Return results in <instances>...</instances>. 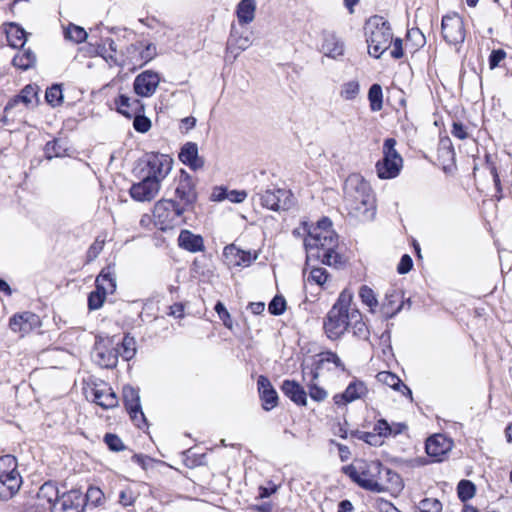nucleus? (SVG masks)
Returning a JSON list of instances; mask_svg holds the SVG:
<instances>
[{
    "label": "nucleus",
    "instance_id": "1",
    "mask_svg": "<svg viewBox=\"0 0 512 512\" xmlns=\"http://www.w3.org/2000/svg\"><path fill=\"white\" fill-rule=\"evenodd\" d=\"M331 227V220L323 217L313 229L308 230V234L304 239L306 265H309L312 260L320 261L324 265L335 268L340 267L344 263L342 255L336 251L338 248V235Z\"/></svg>",
    "mask_w": 512,
    "mask_h": 512
},
{
    "label": "nucleus",
    "instance_id": "2",
    "mask_svg": "<svg viewBox=\"0 0 512 512\" xmlns=\"http://www.w3.org/2000/svg\"><path fill=\"white\" fill-rule=\"evenodd\" d=\"M343 472L361 488L381 493L389 489V484H398L399 475L379 461L357 460L343 467Z\"/></svg>",
    "mask_w": 512,
    "mask_h": 512
},
{
    "label": "nucleus",
    "instance_id": "3",
    "mask_svg": "<svg viewBox=\"0 0 512 512\" xmlns=\"http://www.w3.org/2000/svg\"><path fill=\"white\" fill-rule=\"evenodd\" d=\"M343 190L344 206L349 216L361 222L374 219L375 195L370 184L360 174L349 175L344 182Z\"/></svg>",
    "mask_w": 512,
    "mask_h": 512
},
{
    "label": "nucleus",
    "instance_id": "4",
    "mask_svg": "<svg viewBox=\"0 0 512 512\" xmlns=\"http://www.w3.org/2000/svg\"><path fill=\"white\" fill-rule=\"evenodd\" d=\"M352 299V292L348 289L343 290L327 313L323 327L329 339L339 338L353 323L359 331L364 328L365 324L361 321L360 312L350 308Z\"/></svg>",
    "mask_w": 512,
    "mask_h": 512
},
{
    "label": "nucleus",
    "instance_id": "5",
    "mask_svg": "<svg viewBox=\"0 0 512 512\" xmlns=\"http://www.w3.org/2000/svg\"><path fill=\"white\" fill-rule=\"evenodd\" d=\"M368 53L378 59L391 46L393 32L390 23L379 15L370 17L364 26Z\"/></svg>",
    "mask_w": 512,
    "mask_h": 512
},
{
    "label": "nucleus",
    "instance_id": "6",
    "mask_svg": "<svg viewBox=\"0 0 512 512\" xmlns=\"http://www.w3.org/2000/svg\"><path fill=\"white\" fill-rule=\"evenodd\" d=\"M183 210L180 203L172 199L159 200L153 209L154 225L161 231L173 229L185 223Z\"/></svg>",
    "mask_w": 512,
    "mask_h": 512
},
{
    "label": "nucleus",
    "instance_id": "7",
    "mask_svg": "<svg viewBox=\"0 0 512 512\" xmlns=\"http://www.w3.org/2000/svg\"><path fill=\"white\" fill-rule=\"evenodd\" d=\"M396 140L387 138L383 143V158L376 163V172L380 179H393L402 169L403 159L395 149Z\"/></svg>",
    "mask_w": 512,
    "mask_h": 512
},
{
    "label": "nucleus",
    "instance_id": "8",
    "mask_svg": "<svg viewBox=\"0 0 512 512\" xmlns=\"http://www.w3.org/2000/svg\"><path fill=\"white\" fill-rule=\"evenodd\" d=\"M172 159L166 154L150 153L139 163V176H149L160 185L172 169Z\"/></svg>",
    "mask_w": 512,
    "mask_h": 512
},
{
    "label": "nucleus",
    "instance_id": "9",
    "mask_svg": "<svg viewBox=\"0 0 512 512\" xmlns=\"http://www.w3.org/2000/svg\"><path fill=\"white\" fill-rule=\"evenodd\" d=\"M175 196L176 201L180 203L185 212L194 210L197 201L196 187L192 177L184 170H181V175L175 189Z\"/></svg>",
    "mask_w": 512,
    "mask_h": 512
},
{
    "label": "nucleus",
    "instance_id": "10",
    "mask_svg": "<svg viewBox=\"0 0 512 512\" xmlns=\"http://www.w3.org/2000/svg\"><path fill=\"white\" fill-rule=\"evenodd\" d=\"M442 35L450 45L462 44L465 40V28L462 17L453 13L442 18Z\"/></svg>",
    "mask_w": 512,
    "mask_h": 512
},
{
    "label": "nucleus",
    "instance_id": "11",
    "mask_svg": "<svg viewBox=\"0 0 512 512\" xmlns=\"http://www.w3.org/2000/svg\"><path fill=\"white\" fill-rule=\"evenodd\" d=\"M263 207L273 211H285L293 205V195L286 189H267L260 196Z\"/></svg>",
    "mask_w": 512,
    "mask_h": 512
},
{
    "label": "nucleus",
    "instance_id": "12",
    "mask_svg": "<svg viewBox=\"0 0 512 512\" xmlns=\"http://www.w3.org/2000/svg\"><path fill=\"white\" fill-rule=\"evenodd\" d=\"M160 83V76L152 70H146L137 75L133 82V89L137 96L151 97Z\"/></svg>",
    "mask_w": 512,
    "mask_h": 512
},
{
    "label": "nucleus",
    "instance_id": "13",
    "mask_svg": "<svg viewBox=\"0 0 512 512\" xmlns=\"http://www.w3.org/2000/svg\"><path fill=\"white\" fill-rule=\"evenodd\" d=\"M38 91L39 88L36 85H26L18 95L13 97L8 101L4 108V117L3 121L6 120V117L11 113V111L18 107L20 104H23L25 107H34L38 103Z\"/></svg>",
    "mask_w": 512,
    "mask_h": 512
},
{
    "label": "nucleus",
    "instance_id": "14",
    "mask_svg": "<svg viewBox=\"0 0 512 512\" xmlns=\"http://www.w3.org/2000/svg\"><path fill=\"white\" fill-rule=\"evenodd\" d=\"M140 177L142 179L131 186L130 196L138 202L151 201L159 192L160 185L157 184V181L151 180L149 176Z\"/></svg>",
    "mask_w": 512,
    "mask_h": 512
},
{
    "label": "nucleus",
    "instance_id": "15",
    "mask_svg": "<svg viewBox=\"0 0 512 512\" xmlns=\"http://www.w3.org/2000/svg\"><path fill=\"white\" fill-rule=\"evenodd\" d=\"M94 403L103 409L114 408L118 404V398L113 389L105 382L94 384L90 389L89 395Z\"/></svg>",
    "mask_w": 512,
    "mask_h": 512
},
{
    "label": "nucleus",
    "instance_id": "16",
    "mask_svg": "<svg viewBox=\"0 0 512 512\" xmlns=\"http://www.w3.org/2000/svg\"><path fill=\"white\" fill-rule=\"evenodd\" d=\"M453 442L443 434H435L426 440L425 450L435 462H441L443 457L452 449Z\"/></svg>",
    "mask_w": 512,
    "mask_h": 512
},
{
    "label": "nucleus",
    "instance_id": "17",
    "mask_svg": "<svg viewBox=\"0 0 512 512\" xmlns=\"http://www.w3.org/2000/svg\"><path fill=\"white\" fill-rule=\"evenodd\" d=\"M126 50L132 63L139 66L147 64L157 55V49L153 43H148L145 46L141 42L134 43L129 45Z\"/></svg>",
    "mask_w": 512,
    "mask_h": 512
},
{
    "label": "nucleus",
    "instance_id": "18",
    "mask_svg": "<svg viewBox=\"0 0 512 512\" xmlns=\"http://www.w3.org/2000/svg\"><path fill=\"white\" fill-rule=\"evenodd\" d=\"M40 324L39 316L29 311L16 314L9 321L11 330L21 333L22 335L31 332L33 329L39 327Z\"/></svg>",
    "mask_w": 512,
    "mask_h": 512
},
{
    "label": "nucleus",
    "instance_id": "19",
    "mask_svg": "<svg viewBox=\"0 0 512 512\" xmlns=\"http://www.w3.org/2000/svg\"><path fill=\"white\" fill-rule=\"evenodd\" d=\"M368 393L366 384L361 380H353L349 383L345 391L341 394H336L333 397L336 405H345L357 399H361Z\"/></svg>",
    "mask_w": 512,
    "mask_h": 512
},
{
    "label": "nucleus",
    "instance_id": "20",
    "mask_svg": "<svg viewBox=\"0 0 512 512\" xmlns=\"http://www.w3.org/2000/svg\"><path fill=\"white\" fill-rule=\"evenodd\" d=\"M257 386L263 409L270 411L276 407L278 404V394L270 380L266 376L260 375L257 379Z\"/></svg>",
    "mask_w": 512,
    "mask_h": 512
},
{
    "label": "nucleus",
    "instance_id": "21",
    "mask_svg": "<svg viewBox=\"0 0 512 512\" xmlns=\"http://www.w3.org/2000/svg\"><path fill=\"white\" fill-rule=\"evenodd\" d=\"M402 298V293L395 289H392L386 293L385 299L381 305V312L386 319L393 318L401 311L404 306V301Z\"/></svg>",
    "mask_w": 512,
    "mask_h": 512
},
{
    "label": "nucleus",
    "instance_id": "22",
    "mask_svg": "<svg viewBox=\"0 0 512 512\" xmlns=\"http://www.w3.org/2000/svg\"><path fill=\"white\" fill-rule=\"evenodd\" d=\"M179 160L194 171L204 165V160L198 154V146L194 142H187L182 146Z\"/></svg>",
    "mask_w": 512,
    "mask_h": 512
},
{
    "label": "nucleus",
    "instance_id": "23",
    "mask_svg": "<svg viewBox=\"0 0 512 512\" xmlns=\"http://www.w3.org/2000/svg\"><path fill=\"white\" fill-rule=\"evenodd\" d=\"M117 110L127 118H132L137 113L144 112V104L137 98H130L126 95H119L115 100Z\"/></svg>",
    "mask_w": 512,
    "mask_h": 512
},
{
    "label": "nucleus",
    "instance_id": "24",
    "mask_svg": "<svg viewBox=\"0 0 512 512\" xmlns=\"http://www.w3.org/2000/svg\"><path fill=\"white\" fill-rule=\"evenodd\" d=\"M281 390L292 402L298 406H306L307 393L304 388L294 380H284Z\"/></svg>",
    "mask_w": 512,
    "mask_h": 512
},
{
    "label": "nucleus",
    "instance_id": "25",
    "mask_svg": "<svg viewBox=\"0 0 512 512\" xmlns=\"http://www.w3.org/2000/svg\"><path fill=\"white\" fill-rule=\"evenodd\" d=\"M178 245L191 253L202 252L205 249L204 240L201 235L194 234L189 230H182L178 236Z\"/></svg>",
    "mask_w": 512,
    "mask_h": 512
},
{
    "label": "nucleus",
    "instance_id": "26",
    "mask_svg": "<svg viewBox=\"0 0 512 512\" xmlns=\"http://www.w3.org/2000/svg\"><path fill=\"white\" fill-rule=\"evenodd\" d=\"M344 42L334 33H325L322 43V52L325 56L337 59L344 54Z\"/></svg>",
    "mask_w": 512,
    "mask_h": 512
},
{
    "label": "nucleus",
    "instance_id": "27",
    "mask_svg": "<svg viewBox=\"0 0 512 512\" xmlns=\"http://www.w3.org/2000/svg\"><path fill=\"white\" fill-rule=\"evenodd\" d=\"M377 379L388 387L399 391L403 396L408 397L410 401L413 400L411 389L404 384L396 374L389 371H382L377 374Z\"/></svg>",
    "mask_w": 512,
    "mask_h": 512
},
{
    "label": "nucleus",
    "instance_id": "28",
    "mask_svg": "<svg viewBox=\"0 0 512 512\" xmlns=\"http://www.w3.org/2000/svg\"><path fill=\"white\" fill-rule=\"evenodd\" d=\"M37 57L33 50L30 48H22L14 55L12 64L14 67L21 70H28L33 68L36 64Z\"/></svg>",
    "mask_w": 512,
    "mask_h": 512
},
{
    "label": "nucleus",
    "instance_id": "29",
    "mask_svg": "<svg viewBox=\"0 0 512 512\" xmlns=\"http://www.w3.org/2000/svg\"><path fill=\"white\" fill-rule=\"evenodd\" d=\"M62 512H81L82 493L78 489L64 492L61 496Z\"/></svg>",
    "mask_w": 512,
    "mask_h": 512
},
{
    "label": "nucleus",
    "instance_id": "30",
    "mask_svg": "<svg viewBox=\"0 0 512 512\" xmlns=\"http://www.w3.org/2000/svg\"><path fill=\"white\" fill-rule=\"evenodd\" d=\"M256 12L255 0H241L236 7V16L239 24L247 25L253 22Z\"/></svg>",
    "mask_w": 512,
    "mask_h": 512
},
{
    "label": "nucleus",
    "instance_id": "31",
    "mask_svg": "<svg viewBox=\"0 0 512 512\" xmlns=\"http://www.w3.org/2000/svg\"><path fill=\"white\" fill-rule=\"evenodd\" d=\"M93 357L95 362L104 368L115 367L118 361V353L115 349L105 347H96Z\"/></svg>",
    "mask_w": 512,
    "mask_h": 512
},
{
    "label": "nucleus",
    "instance_id": "32",
    "mask_svg": "<svg viewBox=\"0 0 512 512\" xmlns=\"http://www.w3.org/2000/svg\"><path fill=\"white\" fill-rule=\"evenodd\" d=\"M251 44L248 36L238 35L236 28L232 26L230 37L227 42V50L230 53H234V57H237L241 51L246 50Z\"/></svg>",
    "mask_w": 512,
    "mask_h": 512
},
{
    "label": "nucleus",
    "instance_id": "33",
    "mask_svg": "<svg viewBox=\"0 0 512 512\" xmlns=\"http://www.w3.org/2000/svg\"><path fill=\"white\" fill-rule=\"evenodd\" d=\"M6 37L13 48H22L25 45L27 33L16 23H10L6 28Z\"/></svg>",
    "mask_w": 512,
    "mask_h": 512
},
{
    "label": "nucleus",
    "instance_id": "34",
    "mask_svg": "<svg viewBox=\"0 0 512 512\" xmlns=\"http://www.w3.org/2000/svg\"><path fill=\"white\" fill-rule=\"evenodd\" d=\"M426 43L424 34L419 28H412L407 31L405 40V50L412 55L417 52Z\"/></svg>",
    "mask_w": 512,
    "mask_h": 512
},
{
    "label": "nucleus",
    "instance_id": "35",
    "mask_svg": "<svg viewBox=\"0 0 512 512\" xmlns=\"http://www.w3.org/2000/svg\"><path fill=\"white\" fill-rule=\"evenodd\" d=\"M95 287L106 294H112L116 290V279L110 268L103 269L96 277Z\"/></svg>",
    "mask_w": 512,
    "mask_h": 512
},
{
    "label": "nucleus",
    "instance_id": "36",
    "mask_svg": "<svg viewBox=\"0 0 512 512\" xmlns=\"http://www.w3.org/2000/svg\"><path fill=\"white\" fill-rule=\"evenodd\" d=\"M225 255H233L236 258L237 265L249 266L257 259V255H252L250 251H244L231 244L225 247Z\"/></svg>",
    "mask_w": 512,
    "mask_h": 512
},
{
    "label": "nucleus",
    "instance_id": "37",
    "mask_svg": "<svg viewBox=\"0 0 512 512\" xmlns=\"http://www.w3.org/2000/svg\"><path fill=\"white\" fill-rule=\"evenodd\" d=\"M406 428V425L403 423H398V429L393 430V427L385 420L380 419L374 426V431L376 435L380 436V445L382 444V437H388L391 435H398L403 432Z\"/></svg>",
    "mask_w": 512,
    "mask_h": 512
},
{
    "label": "nucleus",
    "instance_id": "38",
    "mask_svg": "<svg viewBox=\"0 0 512 512\" xmlns=\"http://www.w3.org/2000/svg\"><path fill=\"white\" fill-rule=\"evenodd\" d=\"M39 499H45L49 504L55 505L59 500V490L55 483L52 481L45 482L39 489L37 494Z\"/></svg>",
    "mask_w": 512,
    "mask_h": 512
},
{
    "label": "nucleus",
    "instance_id": "39",
    "mask_svg": "<svg viewBox=\"0 0 512 512\" xmlns=\"http://www.w3.org/2000/svg\"><path fill=\"white\" fill-rule=\"evenodd\" d=\"M368 100L370 103V109L373 112L380 111L383 107V92L381 85L375 83L372 84L368 91Z\"/></svg>",
    "mask_w": 512,
    "mask_h": 512
},
{
    "label": "nucleus",
    "instance_id": "40",
    "mask_svg": "<svg viewBox=\"0 0 512 512\" xmlns=\"http://www.w3.org/2000/svg\"><path fill=\"white\" fill-rule=\"evenodd\" d=\"M115 351L125 360H130L136 353V341L134 337H131L128 334L125 335L120 347L115 349Z\"/></svg>",
    "mask_w": 512,
    "mask_h": 512
},
{
    "label": "nucleus",
    "instance_id": "41",
    "mask_svg": "<svg viewBox=\"0 0 512 512\" xmlns=\"http://www.w3.org/2000/svg\"><path fill=\"white\" fill-rule=\"evenodd\" d=\"M64 36L66 39L79 44L87 39L88 34L83 27L69 24L64 30Z\"/></svg>",
    "mask_w": 512,
    "mask_h": 512
},
{
    "label": "nucleus",
    "instance_id": "42",
    "mask_svg": "<svg viewBox=\"0 0 512 512\" xmlns=\"http://www.w3.org/2000/svg\"><path fill=\"white\" fill-rule=\"evenodd\" d=\"M308 267H311L310 273L307 277V281L309 283H315L321 287L324 286V284L327 282L329 274L325 268L322 267H314L309 265H306V268L304 269V272Z\"/></svg>",
    "mask_w": 512,
    "mask_h": 512
},
{
    "label": "nucleus",
    "instance_id": "43",
    "mask_svg": "<svg viewBox=\"0 0 512 512\" xmlns=\"http://www.w3.org/2000/svg\"><path fill=\"white\" fill-rule=\"evenodd\" d=\"M66 147L60 139H53L46 143L44 153L47 159L62 157L65 155Z\"/></svg>",
    "mask_w": 512,
    "mask_h": 512
},
{
    "label": "nucleus",
    "instance_id": "44",
    "mask_svg": "<svg viewBox=\"0 0 512 512\" xmlns=\"http://www.w3.org/2000/svg\"><path fill=\"white\" fill-rule=\"evenodd\" d=\"M123 401L126 410L138 408L141 406L139 391L132 386H125L123 388Z\"/></svg>",
    "mask_w": 512,
    "mask_h": 512
},
{
    "label": "nucleus",
    "instance_id": "45",
    "mask_svg": "<svg viewBox=\"0 0 512 512\" xmlns=\"http://www.w3.org/2000/svg\"><path fill=\"white\" fill-rule=\"evenodd\" d=\"M360 93V84L357 80H351L341 85L340 96L348 101H352L357 98Z\"/></svg>",
    "mask_w": 512,
    "mask_h": 512
},
{
    "label": "nucleus",
    "instance_id": "46",
    "mask_svg": "<svg viewBox=\"0 0 512 512\" xmlns=\"http://www.w3.org/2000/svg\"><path fill=\"white\" fill-rule=\"evenodd\" d=\"M323 368L319 358L315 359L311 365L306 363L302 364L303 379L309 378V383H315L319 377L320 370Z\"/></svg>",
    "mask_w": 512,
    "mask_h": 512
},
{
    "label": "nucleus",
    "instance_id": "47",
    "mask_svg": "<svg viewBox=\"0 0 512 512\" xmlns=\"http://www.w3.org/2000/svg\"><path fill=\"white\" fill-rule=\"evenodd\" d=\"M47 103L52 107H57L63 102V91L60 84H53L47 88L45 93Z\"/></svg>",
    "mask_w": 512,
    "mask_h": 512
},
{
    "label": "nucleus",
    "instance_id": "48",
    "mask_svg": "<svg viewBox=\"0 0 512 512\" xmlns=\"http://www.w3.org/2000/svg\"><path fill=\"white\" fill-rule=\"evenodd\" d=\"M475 492H476V487H475L474 483L471 482L470 480L463 479L458 483L457 494H458V498L462 502H466V501L470 500L471 498H473L475 495Z\"/></svg>",
    "mask_w": 512,
    "mask_h": 512
},
{
    "label": "nucleus",
    "instance_id": "49",
    "mask_svg": "<svg viewBox=\"0 0 512 512\" xmlns=\"http://www.w3.org/2000/svg\"><path fill=\"white\" fill-rule=\"evenodd\" d=\"M359 297L363 304L367 305L371 312H374L378 306V300L374 291L367 285L361 286L359 290Z\"/></svg>",
    "mask_w": 512,
    "mask_h": 512
},
{
    "label": "nucleus",
    "instance_id": "50",
    "mask_svg": "<svg viewBox=\"0 0 512 512\" xmlns=\"http://www.w3.org/2000/svg\"><path fill=\"white\" fill-rule=\"evenodd\" d=\"M107 294L102 290L95 287V290L90 292L88 296V308L89 310H97L102 307Z\"/></svg>",
    "mask_w": 512,
    "mask_h": 512
},
{
    "label": "nucleus",
    "instance_id": "51",
    "mask_svg": "<svg viewBox=\"0 0 512 512\" xmlns=\"http://www.w3.org/2000/svg\"><path fill=\"white\" fill-rule=\"evenodd\" d=\"M269 313L275 316L282 315L286 310V300L281 295H276L268 305Z\"/></svg>",
    "mask_w": 512,
    "mask_h": 512
},
{
    "label": "nucleus",
    "instance_id": "52",
    "mask_svg": "<svg viewBox=\"0 0 512 512\" xmlns=\"http://www.w3.org/2000/svg\"><path fill=\"white\" fill-rule=\"evenodd\" d=\"M351 436L372 446L380 445V436L372 432L355 430L351 432Z\"/></svg>",
    "mask_w": 512,
    "mask_h": 512
},
{
    "label": "nucleus",
    "instance_id": "53",
    "mask_svg": "<svg viewBox=\"0 0 512 512\" xmlns=\"http://www.w3.org/2000/svg\"><path fill=\"white\" fill-rule=\"evenodd\" d=\"M418 509L420 512H441L442 504L436 498H425L420 501Z\"/></svg>",
    "mask_w": 512,
    "mask_h": 512
},
{
    "label": "nucleus",
    "instance_id": "54",
    "mask_svg": "<svg viewBox=\"0 0 512 512\" xmlns=\"http://www.w3.org/2000/svg\"><path fill=\"white\" fill-rule=\"evenodd\" d=\"M133 127L139 133H146L151 128V120L144 115V112L133 116Z\"/></svg>",
    "mask_w": 512,
    "mask_h": 512
},
{
    "label": "nucleus",
    "instance_id": "55",
    "mask_svg": "<svg viewBox=\"0 0 512 512\" xmlns=\"http://www.w3.org/2000/svg\"><path fill=\"white\" fill-rule=\"evenodd\" d=\"M103 498L104 493L100 488L95 486H90L85 494L86 501L91 503L95 507L102 504Z\"/></svg>",
    "mask_w": 512,
    "mask_h": 512
},
{
    "label": "nucleus",
    "instance_id": "56",
    "mask_svg": "<svg viewBox=\"0 0 512 512\" xmlns=\"http://www.w3.org/2000/svg\"><path fill=\"white\" fill-rule=\"evenodd\" d=\"M104 442L111 451L119 452L125 449V445L121 438L113 433H107L104 436Z\"/></svg>",
    "mask_w": 512,
    "mask_h": 512
},
{
    "label": "nucleus",
    "instance_id": "57",
    "mask_svg": "<svg viewBox=\"0 0 512 512\" xmlns=\"http://www.w3.org/2000/svg\"><path fill=\"white\" fill-rule=\"evenodd\" d=\"M318 358L322 365H324L325 363H333L337 368H340L342 371L345 370L344 363L341 361L339 356L332 351L322 352L318 355Z\"/></svg>",
    "mask_w": 512,
    "mask_h": 512
},
{
    "label": "nucleus",
    "instance_id": "58",
    "mask_svg": "<svg viewBox=\"0 0 512 512\" xmlns=\"http://www.w3.org/2000/svg\"><path fill=\"white\" fill-rule=\"evenodd\" d=\"M214 310L216 311L219 318L223 322V325L228 329H232V327H233L232 318H231L230 313L226 309L225 305L221 301H218L215 304Z\"/></svg>",
    "mask_w": 512,
    "mask_h": 512
},
{
    "label": "nucleus",
    "instance_id": "59",
    "mask_svg": "<svg viewBox=\"0 0 512 512\" xmlns=\"http://www.w3.org/2000/svg\"><path fill=\"white\" fill-rule=\"evenodd\" d=\"M391 50L390 55L393 59H401L404 57L405 52V43L403 44V41L401 38H393L392 37V43H391Z\"/></svg>",
    "mask_w": 512,
    "mask_h": 512
},
{
    "label": "nucleus",
    "instance_id": "60",
    "mask_svg": "<svg viewBox=\"0 0 512 512\" xmlns=\"http://www.w3.org/2000/svg\"><path fill=\"white\" fill-rule=\"evenodd\" d=\"M127 412L130 415L131 420L138 428H143L147 426V420L146 417L142 411V407L139 406L138 408H132L127 410Z\"/></svg>",
    "mask_w": 512,
    "mask_h": 512
},
{
    "label": "nucleus",
    "instance_id": "61",
    "mask_svg": "<svg viewBox=\"0 0 512 512\" xmlns=\"http://www.w3.org/2000/svg\"><path fill=\"white\" fill-rule=\"evenodd\" d=\"M309 396L312 400L321 402L326 399L327 392L322 387H319L316 383H308Z\"/></svg>",
    "mask_w": 512,
    "mask_h": 512
},
{
    "label": "nucleus",
    "instance_id": "62",
    "mask_svg": "<svg viewBox=\"0 0 512 512\" xmlns=\"http://www.w3.org/2000/svg\"><path fill=\"white\" fill-rule=\"evenodd\" d=\"M505 57L506 52L503 49L492 50L488 59L490 69H495Z\"/></svg>",
    "mask_w": 512,
    "mask_h": 512
},
{
    "label": "nucleus",
    "instance_id": "63",
    "mask_svg": "<svg viewBox=\"0 0 512 512\" xmlns=\"http://www.w3.org/2000/svg\"><path fill=\"white\" fill-rule=\"evenodd\" d=\"M413 267V261L412 258L408 254H404L400 262L397 266V272L399 274H406L408 273Z\"/></svg>",
    "mask_w": 512,
    "mask_h": 512
},
{
    "label": "nucleus",
    "instance_id": "64",
    "mask_svg": "<svg viewBox=\"0 0 512 512\" xmlns=\"http://www.w3.org/2000/svg\"><path fill=\"white\" fill-rule=\"evenodd\" d=\"M451 134L461 140L468 137L466 128L461 122H453Z\"/></svg>",
    "mask_w": 512,
    "mask_h": 512
}]
</instances>
